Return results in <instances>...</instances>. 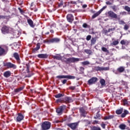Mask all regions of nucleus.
I'll return each mask as SVG.
<instances>
[{
  "label": "nucleus",
  "instance_id": "nucleus-35",
  "mask_svg": "<svg viewBox=\"0 0 130 130\" xmlns=\"http://www.w3.org/2000/svg\"><path fill=\"white\" fill-rule=\"evenodd\" d=\"M83 66H88V64H90V62L89 61H84L81 62Z\"/></svg>",
  "mask_w": 130,
  "mask_h": 130
},
{
  "label": "nucleus",
  "instance_id": "nucleus-26",
  "mask_svg": "<svg viewBox=\"0 0 130 130\" xmlns=\"http://www.w3.org/2000/svg\"><path fill=\"white\" fill-rule=\"evenodd\" d=\"M122 111H123V108H121L120 109L116 111V113L117 114H121V113H122Z\"/></svg>",
  "mask_w": 130,
  "mask_h": 130
},
{
  "label": "nucleus",
  "instance_id": "nucleus-2",
  "mask_svg": "<svg viewBox=\"0 0 130 130\" xmlns=\"http://www.w3.org/2000/svg\"><path fill=\"white\" fill-rule=\"evenodd\" d=\"M51 126V123L49 121H44L41 124L42 130H48Z\"/></svg>",
  "mask_w": 130,
  "mask_h": 130
},
{
  "label": "nucleus",
  "instance_id": "nucleus-23",
  "mask_svg": "<svg viewBox=\"0 0 130 130\" xmlns=\"http://www.w3.org/2000/svg\"><path fill=\"white\" fill-rule=\"evenodd\" d=\"M96 41H97V38H92L91 40V45H94L95 43H96Z\"/></svg>",
  "mask_w": 130,
  "mask_h": 130
},
{
  "label": "nucleus",
  "instance_id": "nucleus-52",
  "mask_svg": "<svg viewBox=\"0 0 130 130\" xmlns=\"http://www.w3.org/2000/svg\"><path fill=\"white\" fill-rule=\"evenodd\" d=\"M69 89H71V90H75V89H76V87H75V86H70L69 87Z\"/></svg>",
  "mask_w": 130,
  "mask_h": 130
},
{
  "label": "nucleus",
  "instance_id": "nucleus-13",
  "mask_svg": "<svg viewBox=\"0 0 130 130\" xmlns=\"http://www.w3.org/2000/svg\"><path fill=\"white\" fill-rule=\"evenodd\" d=\"M2 32L3 34H7L10 32V28L4 26L2 28Z\"/></svg>",
  "mask_w": 130,
  "mask_h": 130
},
{
  "label": "nucleus",
  "instance_id": "nucleus-27",
  "mask_svg": "<svg viewBox=\"0 0 130 130\" xmlns=\"http://www.w3.org/2000/svg\"><path fill=\"white\" fill-rule=\"evenodd\" d=\"M64 96V94L63 93H58L55 95V98H60L61 97H63Z\"/></svg>",
  "mask_w": 130,
  "mask_h": 130
},
{
  "label": "nucleus",
  "instance_id": "nucleus-30",
  "mask_svg": "<svg viewBox=\"0 0 130 130\" xmlns=\"http://www.w3.org/2000/svg\"><path fill=\"white\" fill-rule=\"evenodd\" d=\"M117 71H119V73H122V72H124V67H120L118 68Z\"/></svg>",
  "mask_w": 130,
  "mask_h": 130
},
{
  "label": "nucleus",
  "instance_id": "nucleus-15",
  "mask_svg": "<svg viewBox=\"0 0 130 130\" xmlns=\"http://www.w3.org/2000/svg\"><path fill=\"white\" fill-rule=\"evenodd\" d=\"M67 19L70 23H72L74 21V16L72 14H68Z\"/></svg>",
  "mask_w": 130,
  "mask_h": 130
},
{
  "label": "nucleus",
  "instance_id": "nucleus-34",
  "mask_svg": "<svg viewBox=\"0 0 130 130\" xmlns=\"http://www.w3.org/2000/svg\"><path fill=\"white\" fill-rule=\"evenodd\" d=\"M84 52H85V53H87V54L90 55V54H92V51H91V50H89V49H85Z\"/></svg>",
  "mask_w": 130,
  "mask_h": 130
},
{
  "label": "nucleus",
  "instance_id": "nucleus-25",
  "mask_svg": "<svg viewBox=\"0 0 130 130\" xmlns=\"http://www.w3.org/2000/svg\"><path fill=\"white\" fill-rule=\"evenodd\" d=\"M100 83L101 84V86H105V84H106V81L105 80H104V79H101L100 80Z\"/></svg>",
  "mask_w": 130,
  "mask_h": 130
},
{
  "label": "nucleus",
  "instance_id": "nucleus-40",
  "mask_svg": "<svg viewBox=\"0 0 130 130\" xmlns=\"http://www.w3.org/2000/svg\"><path fill=\"white\" fill-rule=\"evenodd\" d=\"M107 8V6H104L99 12H100L101 13L105 10Z\"/></svg>",
  "mask_w": 130,
  "mask_h": 130
},
{
  "label": "nucleus",
  "instance_id": "nucleus-9",
  "mask_svg": "<svg viewBox=\"0 0 130 130\" xmlns=\"http://www.w3.org/2000/svg\"><path fill=\"white\" fill-rule=\"evenodd\" d=\"M95 71H99L101 72V71H109V67H100L99 66H97L95 67Z\"/></svg>",
  "mask_w": 130,
  "mask_h": 130
},
{
  "label": "nucleus",
  "instance_id": "nucleus-48",
  "mask_svg": "<svg viewBox=\"0 0 130 130\" xmlns=\"http://www.w3.org/2000/svg\"><path fill=\"white\" fill-rule=\"evenodd\" d=\"M120 43L122 45H124L125 44V41H124V40H122L121 41Z\"/></svg>",
  "mask_w": 130,
  "mask_h": 130
},
{
  "label": "nucleus",
  "instance_id": "nucleus-36",
  "mask_svg": "<svg viewBox=\"0 0 130 130\" xmlns=\"http://www.w3.org/2000/svg\"><path fill=\"white\" fill-rule=\"evenodd\" d=\"M102 50L104 52H107V53H108V52H109V51L106 48H105L104 47H102Z\"/></svg>",
  "mask_w": 130,
  "mask_h": 130
},
{
  "label": "nucleus",
  "instance_id": "nucleus-57",
  "mask_svg": "<svg viewBox=\"0 0 130 130\" xmlns=\"http://www.w3.org/2000/svg\"><path fill=\"white\" fill-rule=\"evenodd\" d=\"M67 79H64V80L62 81V84H66V83H67Z\"/></svg>",
  "mask_w": 130,
  "mask_h": 130
},
{
  "label": "nucleus",
  "instance_id": "nucleus-3",
  "mask_svg": "<svg viewBox=\"0 0 130 130\" xmlns=\"http://www.w3.org/2000/svg\"><path fill=\"white\" fill-rule=\"evenodd\" d=\"M57 78L58 79H69L70 80H74L76 79L75 76H71V75H60L57 76Z\"/></svg>",
  "mask_w": 130,
  "mask_h": 130
},
{
  "label": "nucleus",
  "instance_id": "nucleus-44",
  "mask_svg": "<svg viewBox=\"0 0 130 130\" xmlns=\"http://www.w3.org/2000/svg\"><path fill=\"white\" fill-rule=\"evenodd\" d=\"M55 27H56V24L54 23H52L50 26L51 28H55Z\"/></svg>",
  "mask_w": 130,
  "mask_h": 130
},
{
  "label": "nucleus",
  "instance_id": "nucleus-43",
  "mask_svg": "<svg viewBox=\"0 0 130 130\" xmlns=\"http://www.w3.org/2000/svg\"><path fill=\"white\" fill-rule=\"evenodd\" d=\"M120 15H121V16H125V15H126V12H125V11L121 12L120 13Z\"/></svg>",
  "mask_w": 130,
  "mask_h": 130
},
{
  "label": "nucleus",
  "instance_id": "nucleus-62",
  "mask_svg": "<svg viewBox=\"0 0 130 130\" xmlns=\"http://www.w3.org/2000/svg\"><path fill=\"white\" fill-rule=\"evenodd\" d=\"M109 32H111L110 28H109L108 30H106V33H109Z\"/></svg>",
  "mask_w": 130,
  "mask_h": 130
},
{
  "label": "nucleus",
  "instance_id": "nucleus-18",
  "mask_svg": "<svg viewBox=\"0 0 130 130\" xmlns=\"http://www.w3.org/2000/svg\"><path fill=\"white\" fill-rule=\"evenodd\" d=\"M27 23L31 27V28H34V23L33 21L31 19H27Z\"/></svg>",
  "mask_w": 130,
  "mask_h": 130
},
{
  "label": "nucleus",
  "instance_id": "nucleus-29",
  "mask_svg": "<svg viewBox=\"0 0 130 130\" xmlns=\"http://www.w3.org/2000/svg\"><path fill=\"white\" fill-rule=\"evenodd\" d=\"M39 49H40V43H39L37 44V46L34 49V50L35 51H37V50H39Z\"/></svg>",
  "mask_w": 130,
  "mask_h": 130
},
{
  "label": "nucleus",
  "instance_id": "nucleus-11",
  "mask_svg": "<svg viewBox=\"0 0 130 130\" xmlns=\"http://www.w3.org/2000/svg\"><path fill=\"white\" fill-rule=\"evenodd\" d=\"M24 119V115L21 113H18L16 117V122H21Z\"/></svg>",
  "mask_w": 130,
  "mask_h": 130
},
{
  "label": "nucleus",
  "instance_id": "nucleus-64",
  "mask_svg": "<svg viewBox=\"0 0 130 130\" xmlns=\"http://www.w3.org/2000/svg\"><path fill=\"white\" fill-rule=\"evenodd\" d=\"M111 31H114V30H115V27H113V28H110Z\"/></svg>",
  "mask_w": 130,
  "mask_h": 130
},
{
  "label": "nucleus",
  "instance_id": "nucleus-55",
  "mask_svg": "<svg viewBox=\"0 0 130 130\" xmlns=\"http://www.w3.org/2000/svg\"><path fill=\"white\" fill-rule=\"evenodd\" d=\"M14 92H15V93H18V92H20V90H19L18 88H17V89H15Z\"/></svg>",
  "mask_w": 130,
  "mask_h": 130
},
{
  "label": "nucleus",
  "instance_id": "nucleus-6",
  "mask_svg": "<svg viewBox=\"0 0 130 130\" xmlns=\"http://www.w3.org/2000/svg\"><path fill=\"white\" fill-rule=\"evenodd\" d=\"M5 67H7L8 69H17V66L11 62H8L4 64Z\"/></svg>",
  "mask_w": 130,
  "mask_h": 130
},
{
  "label": "nucleus",
  "instance_id": "nucleus-1",
  "mask_svg": "<svg viewBox=\"0 0 130 130\" xmlns=\"http://www.w3.org/2000/svg\"><path fill=\"white\" fill-rule=\"evenodd\" d=\"M80 59L79 58H75V57H71V58H64V61L66 63L68 64L74 62H77V61H79Z\"/></svg>",
  "mask_w": 130,
  "mask_h": 130
},
{
  "label": "nucleus",
  "instance_id": "nucleus-63",
  "mask_svg": "<svg viewBox=\"0 0 130 130\" xmlns=\"http://www.w3.org/2000/svg\"><path fill=\"white\" fill-rule=\"evenodd\" d=\"M82 7L83 8V9H85V8H87V5L84 4L82 6Z\"/></svg>",
  "mask_w": 130,
  "mask_h": 130
},
{
  "label": "nucleus",
  "instance_id": "nucleus-31",
  "mask_svg": "<svg viewBox=\"0 0 130 130\" xmlns=\"http://www.w3.org/2000/svg\"><path fill=\"white\" fill-rule=\"evenodd\" d=\"M94 119H101L100 118V114H99V112H98L96 114L95 116L94 117Z\"/></svg>",
  "mask_w": 130,
  "mask_h": 130
},
{
  "label": "nucleus",
  "instance_id": "nucleus-47",
  "mask_svg": "<svg viewBox=\"0 0 130 130\" xmlns=\"http://www.w3.org/2000/svg\"><path fill=\"white\" fill-rule=\"evenodd\" d=\"M33 76V74H28L25 76V78H31Z\"/></svg>",
  "mask_w": 130,
  "mask_h": 130
},
{
  "label": "nucleus",
  "instance_id": "nucleus-32",
  "mask_svg": "<svg viewBox=\"0 0 130 130\" xmlns=\"http://www.w3.org/2000/svg\"><path fill=\"white\" fill-rule=\"evenodd\" d=\"M100 14H101V13L100 12V11L96 12L93 15H92V19H95V18H96V17H98V16H99V15H100Z\"/></svg>",
  "mask_w": 130,
  "mask_h": 130
},
{
  "label": "nucleus",
  "instance_id": "nucleus-58",
  "mask_svg": "<svg viewBox=\"0 0 130 130\" xmlns=\"http://www.w3.org/2000/svg\"><path fill=\"white\" fill-rule=\"evenodd\" d=\"M106 5H112V4H111V3H110V2L108 1L106 3Z\"/></svg>",
  "mask_w": 130,
  "mask_h": 130
},
{
  "label": "nucleus",
  "instance_id": "nucleus-54",
  "mask_svg": "<svg viewBox=\"0 0 130 130\" xmlns=\"http://www.w3.org/2000/svg\"><path fill=\"white\" fill-rule=\"evenodd\" d=\"M125 116H126V115L124 113H122L121 117L124 118Z\"/></svg>",
  "mask_w": 130,
  "mask_h": 130
},
{
  "label": "nucleus",
  "instance_id": "nucleus-19",
  "mask_svg": "<svg viewBox=\"0 0 130 130\" xmlns=\"http://www.w3.org/2000/svg\"><path fill=\"white\" fill-rule=\"evenodd\" d=\"M13 56L17 60V61H19L20 60V57L19 56V54L18 53L15 52L13 54Z\"/></svg>",
  "mask_w": 130,
  "mask_h": 130
},
{
  "label": "nucleus",
  "instance_id": "nucleus-38",
  "mask_svg": "<svg viewBox=\"0 0 130 130\" xmlns=\"http://www.w3.org/2000/svg\"><path fill=\"white\" fill-rule=\"evenodd\" d=\"M119 42L118 41H114L113 42V43L111 44L112 45H117L118 44Z\"/></svg>",
  "mask_w": 130,
  "mask_h": 130
},
{
  "label": "nucleus",
  "instance_id": "nucleus-53",
  "mask_svg": "<svg viewBox=\"0 0 130 130\" xmlns=\"http://www.w3.org/2000/svg\"><path fill=\"white\" fill-rule=\"evenodd\" d=\"M101 126H102V127H103V128H105V125H106V124H104V123H102L101 124Z\"/></svg>",
  "mask_w": 130,
  "mask_h": 130
},
{
  "label": "nucleus",
  "instance_id": "nucleus-61",
  "mask_svg": "<svg viewBox=\"0 0 130 130\" xmlns=\"http://www.w3.org/2000/svg\"><path fill=\"white\" fill-rule=\"evenodd\" d=\"M23 89H24V87H20L19 88H18V90H19V91H22V90H23Z\"/></svg>",
  "mask_w": 130,
  "mask_h": 130
},
{
  "label": "nucleus",
  "instance_id": "nucleus-8",
  "mask_svg": "<svg viewBox=\"0 0 130 130\" xmlns=\"http://www.w3.org/2000/svg\"><path fill=\"white\" fill-rule=\"evenodd\" d=\"M108 15L109 17L113 18V19H117V14H115V13L113 12L112 11H109L108 12Z\"/></svg>",
  "mask_w": 130,
  "mask_h": 130
},
{
  "label": "nucleus",
  "instance_id": "nucleus-60",
  "mask_svg": "<svg viewBox=\"0 0 130 130\" xmlns=\"http://www.w3.org/2000/svg\"><path fill=\"white\" fill-rule=\"evenodd\" d=\"M23 89H24V87H20L19 88H18V90H19V91H22V90H23Z\"/></svg>",
  "mask_w": 130,
  "mask_h": 130
},
{
  "label": "nucleus",
  "instance_id": "nucleus-14",
  "mask_svg": "<svg viewBox=\"0 0 130 130\" xmlns=\"http://www.w3.org/2000/svg\"><path fill=\"white\" fill-rule=\"evenodd\" d=\"M80 111L81 113V116H83V117H86V115H87V112L85 111L84 108H81L80 109Z\"/></svg>",
  "mask_w": 130,
  "mask_h": 130
},
{
  "label": "nucleus",
  "instance_id": "nucleus-16",
  "mask_svg": "<svg viewBox=\"0 0 130 130\" xmlns=\"http://www.w3.org/2000/svg\"><path fill=\"white\" fill-rule=\"evenodd\" d=\"M11 71H8L4 73L3 75L5 78H9L11 77Z\"/></svg>",
  "mask_w": 130,
  "mask_h": 130
},
{
  "label": "nucleus",
  "instance_id": "nucleus-59",
  "mask_svg": "<svg viewBox=\"0 0 130 130\" xmlns=\"http://www.w3.org/2000/svg\"><path fill=\"white\" fill-rule=\"evenodd\" d=\"M87 24H86V23H84V24H83V28H87Z\"/></svg>",
  "mask_w": 130,
  "mask_h": 130
},
{
  "label": "nucleus",
  "instance_id": "nucleus-49",
  "mask_svg": "<svg viewBox=\"0 0 130 130\" xmlns=\"http://www.w3.org/2000/svg\"><path fill=\"white\" fill-rule=\"evenodd\" d=\"M91 36L88 35L86 37V40H87V41H89V40H90L91 39Z\"/></svg>",
  "mask_w": 130,
  "mask_h": 130
},
{
  "label": "nucleus",
  "instance_id": "nucleus-20",
  "mask_svg": "<svg viewBox=\"0 0 130 130\" xmlns=\"http://www.w3.org/2000/svg\"><path fill=\"white\" fill-rule=\"evenodd\" d=\"M13 36L14 38H18L20 36V33L18 30H15L13 33Z\"/></svg>",
  "mask_w": 130,
  "mask_h": 130
},
{
  "label": "nucleus",
  "instance_id": "nucleus-46",
  "mask_svg": "<svg viewBox=\"0 0 130 130\" xmlns=\"http://www.w3.org/2000/svg\"><path fill=\"white\" fill-rule=\"evenodd\" d=\"M85 70V68H84L83 67H80V72H81V73H84V71Z\"/></svg>",
  "mask_w": 130,
  "mask_h": 130
},
{
  "label": "nucleus",
  "instance_id": "nucleus-7",
  "mask_svg": "<svg viewBox=\"0 0 130 130\" xmlns=\"http://www.w3.org/2000/svg\"><path fill=\"white\" fill-rule=\"evenodd\" d=\"M8 47H6L5 49H4L2 48V47H0V56L6 55L8 52Z\"/></svg>",
  "mask_w": 130,
  "mask_h": 130
},
{
  "label": "nucleus",
  "instance_id": "nucleus-56",
  "mask_svg": "<svg viewBox=\"0 0 130 130\" xmlns=\"http://www.w3.org/2000/svg\"><path fill=\"white\" fill-rule=\"evenodd\" d=\"M18 10L20 11L21 14H23V13H24V12L23 11V10H22L21 8H18Z\"/></svg>",
  "mask_w": 130,
  "mask_h": 130
},
{
  "label": "nucleus",
  "instance_id": "nucleus-41",
  "mask_svg": "<svg viewBox=\"0 0 130 130\" xmlns=\"http://www.w3.org/2000/svg\"><path fill=\"white\" fill-rule=\"evenodd\" d=\"M118 22L120 25H123L125 24V22H124V21L123 20H119Z\"/></svg>",
  "mask_w": 130,
  "mask_h": 130
},
{
  "label": "nucleus",
  "instance_id": "nucleus-37",
  "mask_svg": "<svg viewBox=\"0 0 130 130\" xmlns=\"http://www.w3.org/2000/svg\"><path fill=\"white\" fill-rule=\"evenodd\" d=\"M124 10H125V11H126L127 12H130V7H128V6H125V7H124Z\"/></svg>",
  "mask_w": 130,
  "mask_h": 130
},
{
  "label": "nucleus",
  "instance_id": "nucleus-42",
  "mask_svg": "<svg viewBox=\"0 0 130 130\" xmlns=\"http://www.w3.org/2000/svg\"><path fill=\"white\" fill-rule=\"evenodd\" d=\"M26 68H27V69H26L27 73H30V71L29 69H30V66H29V65L28 64H26Z\"/></svg>",
  "mask_w": 130,
  "mask_h": 130
},
{
  "label": "nucleus",
  "instance_id": "nucleus-4",
  "mask_svg": "<svg viewBox=\"0 0 130 130\" xmlns=\"http://www.w3.org/2000/svg\"><path fill=\"white\" fill-rule=\"evenodd\" d=\"M60 41V39L58 38H54L50 39L49 41L44 42L45 43H58Z\"/></svg>",
  "mask_w": 130,
  "mask_h": 130
},
{
  "label": "nucleus",
  "instance_id": "nucleus-45",
  "mask_svg": "<svg viewBox=\"0 0 130 130\" xmlns=\"http://www.w3.org/2000/svg\"><path fill=\"white\" fill-rule=\"evenodd\" d=\"M112 10L114 11V12H116L117 11V9H116V6H114L112 7Z\"/></svg>",
  "mask_w": 130,
  "mask_h": 130
},
{
  "label": "nucleus",
  "instance_id": "nucleus-21",
  "mask_svg": "<svg viewBox=\"0 0 130 130\" xmlns=\"http://www.w3.org/2000/svg\"><path fill=\"white\" fill-rule=\"evenodd\" d=\"M54 59H57V60H61V56L60 54H57L55 56H53Z\"/></svg>",
  "mask_w": 130,
  "mask_h": 130
},
{
  "label": "nucleus",
  "instance_id": "nucleus-5",
  "mask_svg": "<svg viewBox=\"0 0 130 130\" xmlns=\"http://www.w3.org/2000/svg\"><path fill=\"white\" fill-rule=\"evenodd\" d=\"M66 109V106H62L59 108H57L56 110L58 115H61L62 114V111Z\"/></svg>",
  "mask_w": 130,
  "mask_h": 130
},
{
  "label": "nucleus",
  "instance_id": "nucleus-28",
  "mask_svg": "<svg viewBox=\"0 0 130 130\" xmlns=\"http://www.w3.org/2000/svg\"><path fill=\"white\" fill-rule=\"evenodd\" d=\"M65 100L67 102H69V103H71L72 102H73V100L72 99V98H70V97H66L65 98Z\"/></svg>",
  "mask_w": 130,
  "mask_h": 130
},
{
  "label": "nucleus",
  "instance_id": "nucleus-17",
  "mask_svg": "<svg viewBox=\"0 0 130 130\" xmlns=\"http://www.w3.org/2000/svg\"><path fill=\"white\" fill-rule=\"evenodd\" d=\"M39 58H47L48 55L47 54H40L38 55Z\"/></svg>",
  "mask_w": 130,
  "mask_h": 130
},
{
  "label": "nucleus",
  "instance_id": "nucleus-39",
  "mask_svg": "<svg viewBox=\"0 0 130 130\" xmlns=\"http://www.w3.org/2000/svg\"><path fill=\"white\" fill-rule=\"evenodd\" d=\"M129 28V26L128 25H127V24H125L124 26V30H125V31L128 30Z\"/></svg>",
  "mask_w": 130,
  "mask_h": 130
},
{
  "label": "nucleus",
  "instance_id": "nucleus-10",
  "mask_svg": "<svg viewBox=\"0 0 130 130\" xmlns=\"http://www.w3.org/2000/svg\"><path fill=\"white\" fill-rule=\"evenodd\" d=\"M98 80V78H97L96 77H92L87 81L88 84L89 85H92V84H94V83H96V82H97Z\"/></svg>",
  "mask_w": 130,
  "mask_h": 130
},
{
  "label": "nucleus",
  "instance_id": "nucleus-51",
  "mask_svg": "<svg viewBox=\"0 0 130 130\" xmlns=\"http://www.w3.org/2000/svg\"><path fill=\"white\" fill-rule=\"evenodd\" d=\"M124 114H126V115H127V114H128L129 113L128 112V111L125 110H124Z\"/></svg>",
  "mask_w": 130,
  "mask_h": 130
},
{
  "label": "nucleus",
  "instance_id": "nucleus-22",
  "mask_svg": "<svg viewBox=\"0 0 130 130\" xmlns=\"http://www.w3.org/2000/svg\"><path fill=\"white\" fill-rule=\"evenodd\" d=\"M114 117V115H109L108 116H106L104 117V120H107V119H112Z\"/></svg>",
  "mask_w": 130,
  "mask_h": 130
},
{
  "label": "nucleus",
  "instance_id": "nucleus-24",
  "mask_svg": "<svg viewBox=\"0 0 130 130\" xmlns=\"http://www.w3.org/2000/svg\"><path fill=\"white\" fill-rule=\"evenodd\" d=\"M125 127H126V125L124 124H121L119 125V128L121 130L125 129Z\"/></svg>",
  "mask_w": 130,
  "mask_h": 130
},
{
  "label": "nucleus",
  "instance_id": "nucleus-12",
  "mask_svg": "<svg viewBox=\"0 0 130 130\" xmlns=\"http://www.w3.org/2000/svg\"><path fill=\"white\" fill-rule=\"evenodd\" d=\"M68 126L72 128L73 130H76V128L78 127V123H72L68 124Z\"/></svg>",
  "mask_w": 130,
  "mask_h": 130
},
{
  "label": "nucleus",
  "instance_id": "nucleus-33",
  "mask_svg": "<svg viewBox=\"0 0 130 130\" xmlns=\"http://www.w3.org/2000/svg\"><path fill=\"white\" fill-rule=\"evenodd\" d=\"M91 130H101V128L100 127H97L96 126H93L91 127Z\"/></svg>",
  "mask_w": 130,
  "mask_h": 130
},
{
  "label": "nucleus",
  "instance_id": "nucleus-50",
  "mask_svg": "<svg viewBox=\"0 0 130 130\" xmlns=\"http://www.w3.org/2000/svg\"><path fill=\"white\" fill-rule=\"evenodd\" d=\"M123 104L124 105H127V104H128V103H127V101L126 100H124L123 101Z\"/></svg>",
  "mask_w": 130,
  "mask_h": 130
}]
</instances>
